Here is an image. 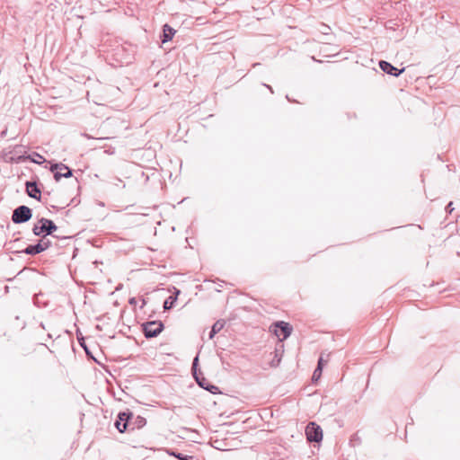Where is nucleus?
I'll return each mask as SVG.
<instances>
[{"mask_svg":"<svg viewBox=\"0 0 460 460\" xmlns=\"http://www.w3.org/2000/svg\"><path fill=\"white\" fill-rule=\"evenodd\" d=\"M306 438L310 442H320L323 439V430L315 422H310L305 428Z\"/></svg>","mask_w":460,"mask_h":460,"instance_id":"obj_2","label":"nucleus"},{"mask_svg":"<svg viewBox=\"0 0 460 460\" xmlns=\"http://www.w3.org/2000/svg\"><path fill=\"white\" fill-rule=\"evenodd\" d=\"M196 380H197V382L199 383V385L201 387H203V388H205V389H207L208 391H212V389H216L217 388L214 385L209 386L208 385V381L206 378H204V377L202 379H199L198 376H196Z\"/></svg>","mask_w":460,"mask_h":460,"instance_id":"obj_12","label":"nucleus"},{"mask_svg":"<svg viewBox=\"0 0 460 460\" xmlns=\"http://www.w3.org/2000/svg\"><path fill=\"white\" fill-rule=\"evenodd\" d=\"M176 456L180 460H191L192 459V456H182L181 454L177 455Z\"/></svg>","mask_w":460,"mask_h":460,"instance_id":"obj_17","label":"nucleus"},{"mask_svg":"<svg viewBox=\"0 0 460 460\" xmlns=\"http://www.w3.org/2000/svg\"><path fill=\"white\" fill-rule=\"evenodd\" d=\"M177 299V296L175 297H172V296H170L169 299H167L164 304V309H170L172 305H173V302Z\"/></svg>","mask_w":460,"mask_h":460,"instance_id":"obj_14","label":"nucleus"},{"mask_svg":"<svg viewBox=\"0 0 460 460\" xmlns=\"http://www.w3.org/2000/svg\"><path fill=\"white\" fill-rule=\"evenodd\" d=\"M56 181H59L62 177L68 178L72 175L71 170L63 164H56L50 167Z\"/></svg>","mask_w":460,"mask_h":460,"instance_id":"obj_5","label":"nucleus"},{"mask_svg":"<svg viewBox=\"0 0 460 460\" xmlns=\"http://www.w3.org/2000/svg\"><path fill=\"white\" fill-rule=\"evenodd\" d=\"M26 191L30 197L36 199L38 200L40 199V190L35 182L28 181L26 183Z\"/></svg>","mask_w":460,"mask_h":460,"instance_id":"obj_9","label":"nucleus"},{"mask_svg":"<svg viewBox=\"0 0 460 460\" xmlns=\"http://www.w3.org/2000/svg\"><path fill=\"white\" fill-rule=\"evenodd\" d=\"M129 419V415L126 412H120L118 416V420L115 422V427L119 432H124L127 429V422Z\"/></svg>","mask_w":460,"mask_h":460,"instance_id":"obj_7","label":"nucleus"},{"mask_svg":"<svg viewBox=\"0 0 460 460\" xmlns=\"http://www.w3.org/2000/svg\"><path fill=\"white\" fill-rule=\"evenodd\" d=\"M328 359L324 360L323 358V357H321L318 360V365H317V367H321V369L323 370L324 365L327 363Z\"/></svg>","mask_w":460,"mask_h":460,"instance_id":"obj_16","label":"nucleus"},{"mask_svg":"<svg viewBox=\"0 0 460 460\" xmlns=\"http://www.w3.org/2000/svg\"><path fill=\"white\" fill-rule=\"evenodd\" d=\"M175 32L176 31L170 27L168 24L164 25L162 41L164 43L171 40L173 38Z\"/></svg>","mask_w":460,"mask_h":460,"instance_id":"obj_11","label":"nucleus"},{"mask_svg":"<svg viewBox=\"0 0 460 460\" xmlns=\"http://www.w3.org/2000/svg\"><path fill=\"white\" fill-rule=\"evenodd\" d=\"M223 326L224 324L220 322L215 323L214 325L212 326V330L209 335L210 339H212L214 335L223 328Z\"/></svg>","mask_w":460,"mask_h":460,"instance_id":"obj_13","label":"nucleus"},{"mask_svg":"<svg viewBox=\"0 0 460 460\" xmlns=\"http://www.w3.org/2000/svg\"><path fill=\"white\" fill-rule=\"evenodd\" d=\"M31 217V209L26 206H20L13 211L12 219L14 223H23L28 221Z\"/></svg>","mask_w":460,"mask_h":460,"instance_id":"obj_4","label":"nucleus"},{"mask_svg":"<svg viewBox=\"0 0 460 460\" xmlns=\"http://www.w3.org/2000/svg\"><path fill=\"white\" fill-rule=\"evenodd\" d=\"M162 330L163 324L159 322H150L144 326V332L147 338L157 336Z\"/></svg>","mask_w":460,"mask_h":460,"instance_id":"obj_6","label":"nucleus"},{"mask_svg":"<svg viewBox=\"0 0 460 460\" xmlns=\"http://www.w3.org/2000/svg\"><path fill=\"white\" fill-rule=\"evenodd\" d=\"M57 229L55 224L49 219L42 218L33 226V233L36 235H40L43 233L51 234L53 231Z\"/></svg>","mask_w":460,"mask_h":460,"instance_id":"obj_3","label":"nucleus"},{"mask_svg":"<svg viewBox=\"0 0 460 460\" xmlns=\"http://www.w3.org/2000/svg\"><path fill=\"white\" fill-rule=\"evenodd\" d=\"M270 330L282 341L291 334L293 328L288 323L280 321L273 323L270 326Z\"/></svg>","mask_w":460,"mask_h":460,"instance_id":"obj_1","label":"nucleus"},{"mask_svg":"<svg viewBox=\"0 0 460 460\" xmlns=\"http://www.w3.org/2000/svg\"><path fill=\"white\" fill-rule=\"evenodd\" d=\"M48 247H49V243L40 242L36 245H29L25 249L24 252H26L27 254H37V253H40V252L45 251Z\"/></svg>","mask_w":460,"mask_h":460,"instance_id":"obj_10","label":"nucleus"},{"mask_svg":"<svg viewBox=\"0 0 460 460\" xmlns=\"http://www.w3.org/2000/svg\"><path fill=\"white\" fill-rule=\"evenodd\" d=\"M379 66H380V68L384 72L390 74V75H394L395 76L399 75L400 74H402L404 71V68L399 70L386 61H380Z\"/></svg>","mask_w":460,"mask_h":460,"instance_id":"obj_8","label":"nucleus"},{"mask_svg":"<svg viewBox=\"0 0 460 460\" xmlns=\"http://www.w3.org/2000/svg\"><path fill=\"white\" fill-rule=\"evenodd\" d=\"M322 371L323 370L321 369V367H316L313 374V380L317 381L318 379H320L322 376Z\"/></svg>","mask_w":460,"mask_h":460,"instance_id":"obj_15","label":"nucleus"}]
</instances>
